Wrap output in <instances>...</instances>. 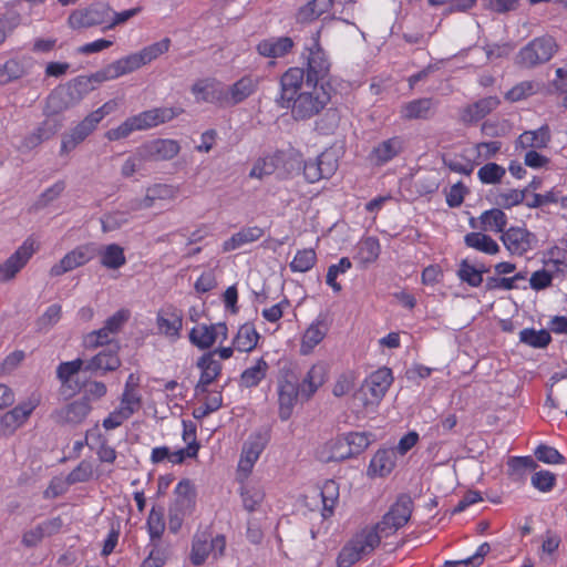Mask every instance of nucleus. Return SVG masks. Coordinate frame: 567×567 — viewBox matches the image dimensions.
I'll use <instances>...</instances> for the list:
<instances>
[{
	"mask_svg": "<svg viewBox=\"0 0 567 567\" xmlns=\"http://www.w3.org/2000/svg\"><path fill=\"white\" fill-rule=\"evenodd\" d=\"M210 535L207 532L198 533L194 536L192 543L190 561L194 566L203 565L208 555Z\"/></svg>",
	"mask_w": 567,
	"mask_h": 567,
	"instance_id": "42",
	"label": "nucleus"
},
{
	"mask_svg": "<svg viewBox=\"0 0 567 567\" xmlns=\"http://www.w3.org/2000/svg\"><path fill=\"white\" fill-rule=\"evenodd\" d=\"M96 75L97 71L89 76L79 75L64 85L74 105H78L90 92L94 91L99 84L106 81L97 79Z\"/></svg>",
	"mask_w": 567,
	"mask_h": 567,
	"instance_id": "24",
	"label": "nucleus"
},
{
	"mask_svg": "<svg viewBox=\"0 0 567 567\" xmlns=\"http://www.w3.org/2000/svg\"><path fill=\"white\" fill-rule=\"evenodd\" d=\"M151 542L159 540L165 530L164 511L153 506L146 520Z\"/></svg>",
	"mask_w": 567,
	"mask_h": 567,
	"instance_id": "45",
	"label": "nucleus"
},
{
	"mask_svg": "<svg viewBox=\"0 0 567 567\" xmlns=\"http://www.w3.org/2000/svg\"><path fill=\"white\" fill-rule=\"evenodd\" d=\"M333 4V0H311L299 8L296 13L298 23H309L326 13Z\"/></svg>",
	"mask_w": 567,
	"mask_h": 567,
	"instance_id": "34",
	"label": "nucleus"
},
{
	"mask_svg": "<svg viewBox=\"0 0 567 567\" xmlns=\"http://www.w3.org/2000/svg\"><path fill=\"white\" fill-rule=\"evenodd\" d=\"M436 103L431 97H421L404 103L400 110L403 120H427L433 115Z\"/></svg>",
	"mask_w": 567,
	"mask_h": 567,
	"instance_id": "26",
	"label": "nucleus"
},
{
	"mask_svg": "<svg viewBox=\"0 0 567 567\" xmlns=\"http://www.w3.org/2000/svg\"><path fill=\"white\" fill-rule=\"evenodd\" d=\"M544 265L549 268L556 276L567 274V249L553 246L545 252Z\"/></svg>",
	"mask_w": 567,
	"mask_h": 567,
	"instance_id": "38",
	"label": "nucleus"
},
{
	"mask_svg": "<svg viewBox=\"0 0 567 567\" xmlns=\"http://www.w3.org/2000/svg\"><path fill=\"white\" fill-rule=\"evenodd\" d=\"M317 261L316 251L312 248L298 250L289 267L292 272H306L310 270Z\"/></svg>",
	"mask_w": 567,
	"mask_h": 567,
	"instance_id": "49",
	"label": "nucleus"
},
{
	"mask_svg": "<svg viewBox=\"0 0 567 567\" xmlns=\"http://www.w3.org/2000/svg\"><path fill=\"white\" fill-rule=\"evenodd\" d=\"M259 333L255 329L254 324H243L234 338V348L240 352H250L258 343Z\"/></svg>",
	"mask_w": 567,
	"mask_h": 567,
	"instance_id": "37",
	"label": "nucleus"
},
{
	"mask_svg": "<svg viewBox=\"0 0 567 567\" xmlns=\"http://www.w3.org/2000/svg\"><path fill=\"white\" fill-rule=\"evenodd\" d=\"M175 506L190 509L195 504L196 492L192 482L187 478L182 480L175 487Z\"/></svg>",
	"mask_w": 567,
	"mask_h": 567,
	"instance_id": "44",
	"label": "nucleus"
},
{
	"mask_svg": "<svg viewBox=\"0 0 567 567\" xmlns=\"http://www.w3.org/2000/svg\"><path fill=\"white\" fill-rule=\"evenodd\" d=\"M550 142V130L548 125H543L534 131H525L517 138V144L522 148H545Z\"/></svg>",
	"mask_w": 567,
	"mask_h": 567,
	"instance_id": "33",
	"label": "nucleus"
},
{
	"mask_svg": "<svg viewBox=\"0 0 567 567\" xmlns=\"http://www.w3.org/2000/svg\"><path fill=\"white\" fill-rule=\"evenodd\" d=\"M169 39H164L159 42H155L143 50H141L138 53L141 62L143 65L152 62L153 60L157 59L159 55L168 51L169 48Z\"/></svg>",
	"mask_w": 567,
	"mask_h": 567,
	"instance_id": "61",
	"label": "nucleus"
},
{
	"mask_svg": "<svg viewBox=\"0 0 567 567\" xmlns=\"http://www.w3.org/2000/svg\"><path fill=\"white\" fill-rule=\"evenodd\" d=\"M349 451L353 453V457L363 453L373 441L374 435L370 432H349L343 434Z\"/></svg>",
	"mask_w": 567,
	"mask_h": 567,
	"instance_id": "46",
	"label": "nucleus"
},
{
	"mask_svg": "<svg viewBox=\"0 0 567 567\" xmlns=\"http://www.w3.org/2000/svg\"><path fill=\"white\" fill-rule=\"evenodd\" d=\"M75 106L64 86L53 90L45 100L43 114L51 117Z\"/></svg>",
	"mask_w": 567,
	"mask_h": 567,
	"instance_id": "30",
	"label": "nucleus"
},
{
	"mask_svg": "<svg viewBox=\"0 0 567 567\" xmlns=\"http://www.w3.org/2000/svg\"><path fill=\"white\" fill-rule=\"evenodd\" d=\"M393 382L391 369L383 367L372 372L362 383L358 398L364 406L378 404Z\"/></svg>",
	"mask_w": 567,
	"mask_h": 567,
	"instance_id": "8",
	"label": "nucleus"
},
{
	"mask_svg": "<svg viewBox=\"0 0 567 567\" xmlns=\"http://www.w3.org/2000/svg\"><path fill=\"white\" fill-rule=\"evenodd\" d=\"M111 332L107 330H104V327H102L99 330L92 331L87 333L84 338V346L87 349H95L99 347L106 346L105 349H110L113 344H118L117 341H114L111 338Z\"/></svg>",
	"mask_w": 567,
	"mask_h": 567,
	"instance_id": "53",
	"label": "nucleus"
},
{
	"mask_svg": "<svg viewBox=\"0 0 567 567\" xmlns=\"http://www.w3.org/2000/svg\"><path fill=\"white\" fill-rule=\"evenodd\" d=\"M133 415V410L128 406H120L118 409L111 412L103 420V427L105 430H113L121 426L124 421L128 420Z\"/></svg>",
	"mask_w": 567,
	"mask_h": 567,
	"instance_id": "63",
	"label": "nucleus"
},
{
	"mask_svg": "<svg viewBox=\"0 0 567 567\" xmlns=\"http://www.w3.org/2000/svg\"><path fill=\"white\" fill-rule=\"evenodd\" d=\"M100 264L106 269H118L126 264L123 247L117 244H110L99 248Z\"/></svg>",
	"mask_w": 567,
	"mask_h": 567,
	"instance_id": "36",
	"label": "nucleus"
},
{
	"mask_svg": "<svg viewBox=\"0 0 567 567\" xmlns=\"http://www.w3.org/2000/svg\"><path fill=\"white\" fill-rule=\"evenodd\" d=\"M258 85L259 78L244 75L230 85L227 92L220 91L217 101L225 102L228 105H237L251 96L257 91Z\"/></svg>",
	"mask_w": 567,
	"mask_h": 567,
	"instance_id": "17",
	"label": "nucleus"
},
{
	"mask_svg": "<svg viewBox=\"0 0 567 567\" xmlns=\"http://www.w3.org/2000/svg\"><path fill=\"white\" fill-rule=\"evenodd\" d=\"M189 341L200 350L209 349L217 340V331L214 324H198L189 331Z\"/></svg>",
	"mask_w": 567,
	"mask_h": 567,
	"instance_id": "35",
	"label": "nucleus"
},
{
	"mask_svg": "<svg viewBox=\"0 0 567 567\" xmlns=\"http://www.w3.org/2000/svg\"><path fill=\"white\" fill-rule=\"evenodd\" d=\"M352 264L348 257H342L338 264L331 265L328 268L326 282L336 292L341 290V285L337 282V277L339 274H344L347 270L351 268Z\"/></svg>",
	"mask_w": 567,
	"mask_h": 567,
	"instance_id": "56",
	"label": "nucleus"
},
{
	"mask_svg": "<svg viewBox=\"0 0 567 567\" xmlns=\"http://www.w3.org/2000/svg\"><path fill=\"white\" fill-rule=\"evenodd\" d=\"M536 83L533 81H523L505 93V100L518 102L527 99L536 92Z\"/></svg>",
	"mask_w": 567,
	"mask_h": 567,
	"instance_id": "59",
	"label": "nucleus"
},
{
	"mask_svg": "<svg viewBox=\"0 0 567 567\" xmlns=\"http://www.w3.org/2000/svg\"><path fill=\"white\" fill-rule=\"evenodd\" d=\"M329 331L327 315L320 313L317 319L308 327L302 336L301 353L308 354L318 346Z\"/></svg>",
	"mask_w": 567,
	"mask_h": 567,
	"instance_id": "25",
	"label": "nucleus"
},
{
	"mask_svg": "<svg viewBox=\"0 0 567 567\" xmlns=\"http://www.w3.org/2000/svg\"><path fill=\"white\" fill-rule=\"evenodd\" d=\"M481 223L486 230L502 233L505 231L507 225V216L499 208H492L484 212L481 217Z\"/></svg>",
	"mask_w": 567,
	"mask_h": 567,
	"instance_id": "43",
	"label": "nucleus"
},
{
	"mask_svg": "<svg viewBox=\"0 0 567 567\" xmlns=\"http://www.w3.org/2000/svg\"><path fill=\"white\" fill-rule=\"evenodd\" d=\"M484 270H478L466 259L462 260L457 270L458 278L471 287H480L483 282Z\"/></svg>",
	"mask_w": 567,
	"mask_h": 567,
	"instance_id": "52",
	"label": "nucleus"
},
{
	"mask_svg": "<svg viewBox=\"0 0 567 567\" xmlns=\"http://www.w3.org/2000/svg\"><path fill=\"white\" fill-rule=\"evenodd\" d=\"M268 369V362L264 358H259L255 365L241 372L240 384L245 388L257 386L266 378Z\"/></svg>",
	"mask_w": 567,
	"mask_h": 567,
	"instance_id": "39",
	"label": "nucleus"
},
{
	"mask_svg": "<svg viewBox=\"0 0 567 567\" xmlns=\"http://www.w3.org/2000/svg\"><path fill=\"white\" fill-rule=\"evenodd\" d=\"M395 466V455L391 450H379L370 461L368 474L372 476H386Z\"/></svg>",
	"mask_w": 567,
	"mask_h": 567,
	"instance_id": "32",
	"label": "nucleus"
},
{
	"mask_svg": "<svg viewBox=\"0 0 567 567\" xmlns=\"http://www.w3.org/2000/svg\"><path fill=\"white\" fill-rule=\"evenodd\" d=\"M184 112L181 107H155L130 116L135 131H145L167 123Z\"/></svg>",
	"mask_w": 567,
	"mask_h": 567,
	"instance_id": "14",
	"label": "nucleus"
},
{
	"mask_svg": "<svg viewBox=\"0 0 567 567\" xmlns=\"http://www.w3.org/2000/svg\"><path fill=\"white\" fill-rule=\"evenodd\" d=\"M305 71L301 68H289L280 76V91L275 97L279 109H290L296 121H306L318 115L330 102V89L321 84L303 82Z\"/></svg>",
	"mask_w": 567,
	"mask_h": 567,
	"instance_id": "1",
	"label": "nucleus"
},
{
	"mask_svg": "<svg viewBox=\"0 0 567 567\" xmlns=\"http://www.w3.org/2000/svg\"><path fill=\"white\" fill-rule=\"evenodd\" d=\"M550 340V333L544 329L526 328L519 332V341L533 348H545Z\"/></svg>",
	"mask_w": 567,
	"mask_h": 567,
	"instance_id": "47",
	"label": "nucleus"
},
{
	"mask_svg": "<svg viewBox=\"0 0 567 567\" xmlns=\"http://www.w3.org/2000/svg\"><path fill=\"white\" fill-rule=\"evenodd\" d=\"M293 48L290 37L269 38L257 44V52L265 58H282Z\"/></svg>",
	"mask_w": 567,
	"mask_h": 567,
	"instance_id": "28",
	"label": "nucleus"
},
{
	"mask_svg": "<svg viewBox=\"0 0 567 567\" xmlns=\"http://www.w3.org/2000/svg\"><path fill=\"white\" fill-rule=\"evenodd\" d=\"M507 466L512 475H523L526 471L536 470L538 465L532 456H513L508 460Z\"/></svg>",
	"mask_w": 567,
	"mask_h": 567,
	"instance_id": "64",
	"label": "nucleus"
},
{
	"mask_svg": "<svg viewBox=\"0 0 567 567\" xmlns=\"http://www.w3.org/2000/svg\"><path fill=\"white\" fill-rule=\"evenodd\" d=\"M243 505L246 511L254 512L262 503L265 493L255 486H243L240 488Z\"/></svg>",
	"mask_w": 567,
	"mask_h": 567,
	"instance_id": "54",
	"label": "nucleus"
},
{
	"mask_svg": "<svg viewBox=\"0 0 567 567\" xmlns=\"http://www.w3.org/2000/svg\"><path fill=\"white\" fill-rule=\"evenodd\" d=\"M99 254V247L94 243H87L76 246L69 251L64 257L50 268L51 277H60L75 268L84 266Z\"/></svg>",
	"mask_w": 567,
	"mask_h": 567,
	"instance_id": "10",
	"label": "nucleus"
},
{
	"mask_svg": "<svg viewBox=\"0 0 567 567\" xmlns=\"http://www.w3.org/2000/svg\"><path fill=\"white\" fill-rule=\"evenodd\" d=\"M404 148V138L392 136L374 145L368 155V159L373 166L381 167L401 155Z\"/></svg>",
	"mask_w": 567,
	"mask_h": 567,
	"instance_id": "16",
	"label": "nucleus"
},
{
	"mask_svg": "<svg viewBox=\"0 0 567 567\" xmlns=\"http://www.w3.org/2000/svg\"><path fill=\"white\" fill-rule=\"evenodd\" d=\"M465 245L478 251L495 255L499 251L498 244L488 235L482 233H468L464 237Z\"/></svg>",
	"mask_w": 567,
	"mask_h": 567,
	"instance_id": "41",
	"label": "nucleus"
},
{
	"mask_svg": "<svg viewBox=\"0 0 567 567\" xmlns=\"http://www.w3.org/2000/svg\"><path fill=\"white\" fill-rule=\"evenodd\" d=\"M413 501L410 495L401 494L394 504L383 515L382 519L372 527H365L368 532H374L379 538H388L402 528L411 518Z\"/></svg>",
	"mask_w": 567,
	"mask_h": 567,
	"instance_id": "3",
	"label": "nucleus"
},
{
	"mask_svg": "<svg viewBox=\"0 0 567 567\" xmlns=\"http://www.w3.org/2000/svg\"><path fill=\"white\" fill-rule=\"evenodd\" d=\"M380 243L375 237H367L358 246V258L363 264L375 261L380 255Z\"/></svg>",
	"mask_w": 567,
	"mask_h": 567,
	"instance_id": "50",
	"label": "nucleus"
},
{
	"mask_svg": "<svg viewBox=\"0 0 567 567\" xmlns=\"http://www.w3.org/2000/svg\"><path fill=\"white\" fill-rule=\"evenodd\" d=\"M94 118H90L87 115L78 123L70 132L63 134L61 141L60 155H66L83 143L87 136H90L97 127L93 123Z\"/></svg>",
	"mask_w": 567,
	"mask_h": 567,
	"instance_id": "21",
	"label": "nucleus"
},
{
	"mask_svg": "<svg viewBox=\"0 0 567 567\" xmlns=\"http://www.w3.org/2000/svg\"><path fill=\"white\" fill-rule=\"evenodd\" d=\"M113 16V9L103 2L92 3L86 8L75 9L68 18L71 29H89L106 25Z\"/></svg>",
	"mask_w": 567,
	"mask_h": 567,
	"instance_id": "7",
	"label": "nucleus"
},
{
	"mask_svg": "<svg viewBox=\"0 0 567 567\" xmlns=\"http://www.w3.org/2000/svg\"><path fill=\"white\" fill-rule=\"evenodd\" d=\"M92 406L86 400H75L59 411L58 417L63 423L80 424L91 412Z\"/></svg>",
	"mask_w": 567,
	"mask_h": 567,
	"instance_id": "29",
	"label": "nucleus"
},
{
	"mask_svg": "<svg viewBox=\"0 0 567 567\" xmlns=\"http://www.w3.org/2000/svg\"><path fill=\"white\" fill-rule=\"evenodd\" d=\"M179 150L177 141L157 138L144 143L137 148L136 154L144 161H169L179 153Z\"/></svg>",
	"mask_w": 567,
	"mask_h": 567,
	"instance_id": "15",
	"label": "nucleus"
},
{
	"mask_svg": "<svg viewBox=\"0 0 567 567\" xmlns=\"http://www.w3.org/2000/svg\"><path fill=\"white\" fill-rule=\"evenodd\" d=\"M378 546L377 534L363 528L342 547L337 558V566L351 567L363 556L371 554Z\"/></svg>",
	"mask_w": 567,
	"mask_h": 567,
	"instance_id": "6",
	"label": "nucleus"
},
{
	"mask_svg": "<svg viewBox=\"0 0 567 567\" xmlns=\"http://www.w3.org/2000/svg\"><path fill=\"white\" fill-rule=\"evenodd\" d=\"M215 352H206L197 360V368L200 369V377L195 385L196 394L207 393L210 385L221 373L223 365L216 360Z\"/></svg>",
	"mask_w": 567,
	"mask_h": 567,
	"instance_id": "20",
	"label": "nucleus"
},
{
	"mask_svg": "<svg viewBox=\"0 0 567 567\" xmlns=\"http://www.w3.org/2000/svg\"><path fill=\"white\" fill-rule=\"evenodd\" d=\"M84 361L80 358L72 361L61 362L56 368L58 379L62 384H66L74 374L84 370Z\"/></svg>",
	"mask_w": 567,
	"mask_h": 567,
	"instance_id": "60",
	"label": "nucleus"
},
{
	"mask_svg": "<svg viewBox=\"0 0 567 567\" xmlns=\"http://www.w3.org/2000/svg\"><path fill=\"white\" fill-rule=\"evenodd\" d=\"M143 66L138 53H132L118 59L105 68L97 71L96 78L100 80H114L122 75L128 74Z\"/></svg>",
	"mask_w": 567,
	"mask_h": 567,
	"instance_id": "22",
	"label": "nucleus"
},
{
	"mask_svg": "<svg viewBox=\"0 0 567 567\" xmlns=\"http://www.w3.org/2000/svg\"><path fill=\"white\" fill-rule=\"evenodd\" d=\"M324 381L326 369L321 364L312 365L301 381L292 370H281L277 383L280 420H289L298 399L308 401Z\"/></svg>",
	"mask_w": 567,
	"mask_h": 567,
	"instance_id": "2",
	"label": "nucleus"
},
{
	"mask_svg": "<svg viewBox=\"0 0 567 567\" xmlns=\"http://www.w3.org/2000/svg\"><path fill=\"white\" fill-rule=\"evenodd\" d=\"M35 240L27 238L23 244L0 265V281L7 282L13 279L17 274L28 264L37 251Z\"/></svg>",
	"mask_w": 567,
	"mask_h": 567,
	"instance_id": "13",
	"label": "nucleus"
},
{
	"mask_svg": "<svg viewBox=\"0 0 567 567\" xmlns=\"http://www.w3.org/2000/svg\"><path fill=\"white\" fill-rule=\"evenodd\" d=\"M156 324L161 333L177 340L183 328V313L174 307L161 309L156 317Z\"/></svg>",
	"mask_w": 567,
	"mask_h": 567,
	"instance_id": "23",
	"label": "nucleus"
},
{
	"mask_svg": "<svg viewBox=\"0 0 567 567\" xmlns=\"http://www.w3.org/2000/svg\"><path fill=\"white\" fill-rule=\"evenodd\" d=\"M267 440L264 435L251 436L243 447L241 454L252 461H257L266 447Z\"/></svg>",
	"mask_w": 567,
	"mask_h": 567,
	"instance_id": "62",
	"label": "nucleus"
},
{
	"mask_svg": "<svg viewBox=\"0 0 567 567\" xmlns=\"http://www.w3.org/2000/svg\"><path fill=\"white\" fill-rule=\"evenodd\" d=\"M320 495L322 499V516L329 518L333 515L334 507L339 501V485L333 480H327L321 489Z\"/></svg>",
	"mask_w": 567,
	"mask_h": 567,
	"instance_id": "40",
	"label": "nucleus"
},
{
	"mask_svg": "<svg viewBox=\"0 0 567 567\" xmlns=\"http://www.w3.org/2000/svg\"><path fill=\"white\" fill-rule=\"evenodd\" d=\"M41 398L32 393L25 401L4 413L0 419V436L13 434L29 419L32 412L39 406Z\"/></svg>",
	"mask_w": 567,
	"mask_h": 567,
	"instance_id": "9",
	"label": "nucleus"
},
{
	"mask_svg": "<svg viewBox=\"0 0 567 567\" xmlns=\"http://www.w3.org/2000/svg\"><path fill=\"white\" fill-rule=\"evenodd\" d=\"M118 350L120 344H113L110 349L101 350L85 362L84 371L104 375L107 372L117 370L121 367Z\"/></svg>",
	"mask_w": 567,
	"mask_h": 567,
	"instance_id": "19",
	"label": "nucleus"
},
{
	"mask_svg": "<svg viewBox=\"0 0 567 567\" xmlns=\"http://www.w3.org/2000/svg\"><path fill=\"white\" fill-rule=\"evenodd\" d=\"M264 229L258 226L241 228L235 233L230 238L224 241L223 250L225 252L236 250L246 244L257 241L264 236Z\"/></svg>",
	"mask_w": 567,
	"mask_h": 567,
	"instance_id": "31",
	"label": "nucleus"
},
{
	"mask_svg": "<svg viewBox=\"0 0 567 567\" xmlns=\"http://www.w3.org/2000/svg\"><path fill=\"white\" fill-rule=\"evenodd\" d=\"M25 71L16 59H10L0 65V84L4 85L12 81H16L24 75Z\"/></svg>",
	"mask_w": 567,
	"mask_h": 567,
	"instance_id": "51",
	"label": "nucleus"
},
{
	"mask_svg": "<svg viewBox=\"0 0 567 567\" xmlns=\"http://www.w3.org/2000/svg\"><path fill=\"white\" fill-rule=\"evenodd\" d=\"M62 317V307L59 303H53L47 308L44 313L35 321L38 332H48L54 327Z\"/></svg>",
	"mask_w": 567,
	"mask_h": 567,
	"instance_id": "48",
	"label": "nucleus"
},
{
	"mask_svg": "<svg viewBox=\"0 0 567 567\" xmlns=\"http://www.w3.org/2000/svg\"><path fill=\"white\" fill-rule=\"evenodd\" d=\"M340 123V115L336 109H329L322 117L316 121V130L320 134H332Z\"/></svg>",
	"mask_w": 567,
	"mask_h": 567,
	"instance_id": "58",
	"label": "nucleus"
},
{
	"mask_svg": "<svg viewBox=\"0 0 567 567\" xmlns=\"http://www.w3.org/2000/svg\"><path fill=\"white\" fill-rule=\"evenodd\" d=\"M557 50L556 41L550 35L533 39L524 45L515 58V63L523 69H532L548 62Z\"/></svg>",
	"mask_w": 567,
	"mask_h": 567,
	"instance_id": "5",
	"label": "nucleus"
},
{
	"mask_svg": "<svg viewBox=\"0 0 567 567\" xmlns=\"http://www.w3.org/2000/svg\"><path fill=\"white\" fill-rule=\"evenodd\" d=\"M93 476V465L90 461L83 460L79 463V465L72 470L66 478L65 482L69 485H73L76 483H85L89 482Z\"/></svg>",
	"mask_w": 567,
	"mask_h": 567,
	"instance_id": "57",
	"label": "nucleus"
},
{
	"mask_svg": "<svg viewBox=\"0 0 567 567\" xmlns=\"http://www.w3.org/2000/svg\"><path fill=\"white\" fill-rule=\"evenodd\" d=\"M351 457L353 453L349 451L343 434L328 441L319 452V458L324 463L341 462Z\"/></svg>",
	"mask_w": 567,
	"mask_h": 567,
	"instance_id": "27",
	"label": "nucleus"
},
{
	"mask_svg": "<svg viewBox=\"0 0 567 567\" xmlns=\"http://www.w3.org/2000/svg\"><path fill=\"white\" fill-rule=\"evenodd\" d=\"M306 51L307 54L302 53L306 59V68H302L305 71L303 82H307V86L321 84L331 87L328 80L331 64L327 53L320 47L319 40L313 38L312 44L306 48Z\"/></svg>",
	"mask_w": 567,
	"mask_h": 567,
	"instance_id": "4",
	"label": "nucleus"
},
{
	"mask_svg": "<svg viewBox=\"0 0 567 567\" xmlns=\"http://www.w3.org/2000/svg\"><path fill=\"white\" fill-rule=\"evenodd\" d=\"M501 104V100L496 95L485 96L474 103L467 104L460 112V121L472 126L496 110Z\"/></svg>",
	"mask_w": 567,
	"mask_h": 567,
	"instance_id": "18",
	"label": "nucleus"
},
{
	"mask_svg": "<svg viewBox=\"0 0 567 567\" xmlns=\"http://www.w3.org/2000/svg\"><path fill=\"white\" fill-rule=\"evenodd\" d=\"M505 173L503 166L496 163H487L478 169L477 176L483 184H496L502 181Z\"/></svg>",
	"mask_w": 567,
	"mask_h": 567,
	"instance_id": "55",
	"label": "nucleus"
},
{
	"mask_svg": "<svg viewBox=\"0 0 567 567\" xmlns=\"http://www.w3.org/2000/svg\"><path fill=\"white\" fill-rule=\"evenodd\" d=\"M296 162L297 167L302 163V155L296 150L289 151H277L270 156L259 158L252 166L249 173V177L262 179L265 176L274 174L280 163Z\"/></svg>",
	"mask_w": 567,
	"mask_h": 567,
	"instance_id": "12",
	"label": "nucleus"
},
{
	"mask_svg": "<svg viewBox=\"0 0 567 567\" xmlns=\"http://www.w3.org/2000/svg\"><path fill=\"white\" fill-rule=\"evenodd\" d=\"M501 240L512 256H524L536 248L537 236L526 227L512 226L501 236Z\"/></svg>",
	"mask_w": 567,
	"mask_h": 567,
	"instance_id": "11",
	"label": "nucleus"
}]
</instances>
